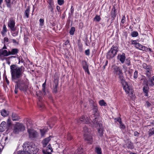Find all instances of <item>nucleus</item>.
Here are the masks:
<instances>
[{"mask_svg": "<svg viewBox=\"0 0 154 154\" xmlns=\"http://www.w3.org/2000/svg\"><path fill=\"white\" fill-rule=\"evenodd\" d=\"M4 42L5 43L8 42V39L7 37H5L4 38Z\"/></svg>", "mask_w": 154, "mask_h": 154, "instance_id": "60", "label": "nucleus"}, {"mask_svg": "<svg viewBox=\"0 0 154 154\" xmlns=\"http://www.w3.org/2000/svg\"><path fill=\"white\" fill-rule=\"evenodd\" d=\"M126 64H127L128 66H129L131 64L130 60L128 59H127L126 60Z\"/></svg>", "mask_w": 154, "mask_h": 154, "instance_id": "56", "label": "nucleus"}, {"mask_svg": "<svg viewBox=\"0 0 154 154\" xmlns=\"http://www.w3.org/2000/svg\"><path fill=\"white\" fill-rule=\"evenodd\" d=\"M83 130L84 132V136L85 139L87 141L88 143H91L93 141L92 137L90 134V131L88 129L86 126L84 127Z\"/></svg>", "mask_w": 154, "mask_h": 154, "instance_id": "5", "label": "nucleus"}, {"mask_svg": "<svg viewBox=\"0 0 154 154\" xmlns=\"http://www.w3.org/2000/svg\"><path fill=\"white\" fill-rule=\"evenodd\" d=\"M99 103L101 106H106V104L105 102L103 100H100L99 102Z\"/></svg>", "mask_w": 154, "mask_h": 154, "instance_id": "39", "label": "nucleus"}, {"mask_svg": "<svg viewBox=\"0 0 154 154\" xmlns=\"http://www.w3.org/2000/svg\"><path fill=\"white\" fill-rule=\"evenodd\" d=\"M83 69H84L85 71V72H86L88 74H90V72L89 71L88 66H84V67L83 68Z\"/></svg>", "mask_w": 154, "mask_h": 154, "instance_id": "46", "label": "nucleus"}, {"mask_svg": "<svg viewBox=\"0 0 154 154\" xmlns=\"http://www.w3.org/2000/svg\"><path fill=\"white\" fill-rule=\"evenodd\" d=\"M148 48L143 45H142L141 48L140 50H141L143 51H148Z\"/></svg>", "mask_w": 154, "mask_h": 154, "instance_id": "41", "label": "nucleus"}, {"mask_svg": "<svg viewBox=\"0 0 154 154\" xmlns=\"http://www.w3.org/2000/svg\"><path fill=\"white\" fill-rule=\"evenodd\" d=\"M12 119L13 121H18L20 119L18 116L14 113H13L11 116Z\"/></svg>", "mask_w": 154, "mask_h": 154, "instance_id": "21", "label": "nucleus"}, {"mask_svg": "<svg viewBox=\"0 0 154 154\" xmlns=\"http://www.w3.org/2000/svg\"><path fill=\"white\" fill-rule=\"evenodd\" d=\"M93 110L94 113V115H96V116H97L98 113V109L97 106H93Z\"/></svg>", "mask_w": 154, "mask_h": 154, "instance_id": "29", "label": "nucleus"}, {"mask_svg": "<svg viewBox=\"0 0 154 154\" xmlns=\"http://www.w3.org/2000/svg\"><path fill=\"white\" fill-rule=\"evenodd\" d=\"M43 152L44 154H51V152H53V150H49L47 149L46 150H43Z\"/></svg>", "mask_w": 154, "mask_h": 154, "instance_id": "33", "label": "nucleus"}, {"mask_svg": "<svg viewBox=\"0 0 154 154\" xmlns=\"http://www.w3.org/2000/svg\"><path fill=\"white\" fill-rule=\"evenodd\" d=\"M38 99L39 100V102L38 103V106L40 108L42 107L43 106V105L40 102V100L42 99V97L39 96L38 97Z\"/></svg>", "mask_w": 154, "mask_h": 154, "instance_id": "38", "label": "nucleus"}, {"mask_svg": "<svg viewBox=\"0 0 154 154\" xmlns=\"http://www.w3.org/2000/svg\"><path fill=\"white\" fill-rule=\"evenodd\" d=\"M143 68L145 69V74L148 78L151 75V72L152 70V67L150 66H148L145 63H144L142 65Z\"/></svg>", "mask_w": 154, "mask_h": 154, "instance_id": "7", "label": "nucleus"}, {"mask_svg": "<svg viewBox=\"0 0 154 154\" xmlns=\"http://www.w3.org/2000/svg\"><path fill=\"white\" fill-rule=\"evenodd\" d=\"M117 58L122 63H123L125 61L126 58L125 54V53H123L122 54H119L117 56Z\"/></svg>", "mask_w": 154, "mask_h": 154, "instance_id": "14", "label": "nucleus"}, {"mask_svg": "<svg viewBox=\"0 0 154 154\" xmlns=\"http://www.w3.org/2000/svg\"><path fill=\"white\" fill-rule=\"evenodd\" d=\"M125 16L124 15L122 19L121 22L123 24H124L125 23Z\"/></svg>", "mask_w": 154, "mask_h": 154, "instance_id": "58", "label": "nucleus"}, {"mask_svg": "<svg viewBox=\"0 0 154 154\" xmlns=\"http://www.w3.org/2000/svg\"><path fill=\"white\" fill-rule=\"evenodd\" d=\"M108 63V60H106L105 63V65H104L103 67V68L104 69L105 68L106 66L107 65Z\"/></svg>", "mask_w": 154, "mask_h": 154, "instance_id": "63", "label": "nucleus"}, {"mask_svg": "<svg viewBox=\"0 0 154 154\" xmlns=\"http://www.w3.org/2000/svg\"><path fill=\"white\" fill-rule=\"evenodd\" d=\"M15 89L14 90L15 93L17 94L18 92V89L19 88V83H17L16 85H15Z\"/></svg>", "mask_w": 154, "mask_h": 154, "instance_id": "42", "label": "nucleus"}, {"mask_svg": "<svg viewBox=\"0 0 154 154\" xmlns=\"http://www.w3.org/2000/svg\"><path fill=\"white\" fill-rule=\"evenodd\" d=\"M111 14L112 17L113 18V19H114L116 15V9L114 7L112 9L111 12Z\"/></svg>", "mask_w": 154, "mask_h": 154, "instance_id": "22", "label": "nucleus"}, {"mask_svg": "<svg viewBox=\"0 0 154 154\" xmlns=\"http://www.w3.org/2000/svg\"><path fill=\"white\" fill-rule=\"evenodd\" d=\"M138 72L137 71H135L134 73V78L135 79H136L138 77Z\"/></svg>", "mask_w": 154, "mask_h": 154, "instance_id": "47", "label": "nucleus"}, {"mask_svg": "<svg viewBox=\"0 0 154 154\" xmlns=\"http://www.w3.org/2000/svg\"><path fill=\"white\" fill-rule=\"evenodd\" d=\"M30 11V8L29 7L25 10L24 12V15L26 18H28L29 17V12Z\"/></svg>", "mask_w": 154, "mask_h": 154, "instance_id": "24", "label": "nucleus"}, {"mask_svg": "<svg viewBox=\"0 0 154 154\" xmlns=\"http://www.w3.org/2000/svg\"><path fill=\"white\" fill-rule=\"evenodd\" d=\"M25 129V127L23 124L18 123L14 126L13 132L14 134H17L23 131Z\"/></svg>", "mask_w": 154, "mask_h": 154, "instance_id": "6", "label": "nucleus"}, {"mask_svg": "<svg viewBox=\"0 0 154 154\" xmlns=\"http://www.w3.org/2000/svg\"><path fill=\"white\" fill-rule=\"evenodd\" d=\"M100 19L101 18L100 17V16L98 15H96L95 17L94 18V20H95L96 21L98 22L99 21Z\"/></svg>", "mask_w": 154, "mask_h": 154, "instance_id": "45", "label": "nucleus"}, {"mask_svg": "<svg viewBox=\"0 0 154 154\" xmlns=\"http://www.w3.org/2000/svg\"><path fill=\"white\" fill-rule=\"evenodd\" d=\"M41 134L42 137H44L45 133L47 132L46 129H42L40 130Z\"/></svg>", "mask_w": 154, "mask_h": 154, "instance_id": "35", "label": "nucleus"}, {"mask_svg": "<svg viewBox=\"0 0 154 154\" xmlns=\"http://www.w3.org/2000/svg\"><path fill=\"white\" fill-rule=\"evenodd\" d=\"M90 50L88 49L85 51V54L86 55L89 56L90 55Z\"/></svg>", "mask_w": 154, "mask_h": 154, "instance_id": "59", "label": "nucleus"}, {"mask_svg": "<svg viewBox=\"0 0 154 154\" xmlns=\"http://www.w3.org/2000/svg\"><path fill=\"white\" fill-rule=\"evenodd\" d=\"M23 151H19L18 152V154H30L28 151V150H25L24 148H23Z\"/></svg>", "mask_w": 154, "mask_h": 154, "instance_id": "28", "label": "nucleus"}, {"mask_svg": "<svg viewBox=\"0 0 154 154\" xmlns=\"http://www.w3.org/2000/svg\"><path fill=\"white\" fill-rule=\"evenodd\" d=\"M118 51V47L116 45H113L107 54V58L109 59L112 58L116 55Z\"/></svg>", "mask_w": 154, "mask_h": 154, "instance_id": "4", "label": "nucleus"}, {"mask_svg": "<svg viewBox=\"0 0 154 154\" xmlns=\"http://www.w3.org/2000/svg\"><path fill=\"white\" fill-rule=\"evenodd\" d=\"M128 143V144L127 146L128 148L130 149H132L134 148L133 143L131 142H129Z\"/></svg>", "mask_w": 154, "mask_h": 154, "instance_id": "43", "label": "nucleus"}, {"mask_svg": "<svg viewBox=\"0 0 154 154\" xmlns=\"http://www.w3.org/2000/svg\"><path fill=\"white\" fill-rule=\"evenodd\" d=\"M51 137L50 136L48 137L45 138L42 140V143L44 147H46L48 142L50 141L51 140Z\"/></svg>", "mask_w": 154, "mask_h": 154, "instance_id": "18", "label": "nucleus"}, {"mask_svg": "<svg viewBox=\"0 0 154 154\" xmlns=\"http://www.w3.org/2000/svg\"><path fill=\"white\" fill-rule=\"evenodd\" d=\"M7 31L6 26L5 25L3 26V29L2 31V35H4Z\"/></svg>", "mask_w": 154, "mask_h": 154, "instance_id": "32", "label": "nucleus"}, {"mask_svg": "<svg viewBox=\"0 0 154 154\" xmlns=\"http://www.w3.org/2000/svg\"><path fill=\"white\" fill-rule=\"evenodd\" d=\"M19 88L20 90L24 91H26L27 90V85L23 82V80L22 81L21 83L19 84Z\"/></svg>", "mask_w": 154, "mask_h": 154, "instance_id": "11", "label": "nucleus"}, {"mask_svg": "<svg viewBox=\"0 0 154 154\" xmlns=\"http://www.w3.org/2000/svg\"><path fill=\"white\" fill-rule=\"evenodd\" d=\"M15 24V20L13 18H10L9 20L8 23V26L12 31H14L16 30Z\"/></svg>", "mask_w": 154, "mask_h": 154, "instance_id": "9", "label": "nucleus"}, {"mask_svg": "<svg viewBox=\"0 0 154 154\" xmlns=\"http://www.w3.org/2000/svg\"><path fill=\"white\" fill-rule=\"evenodd\" d=\"M23 147L25 150H28L30 154H36L39 150L37 146L33 143L30 144L26 143H24Z\"/></svg>", "mask_w": 154, "mask_h": 154, "instance_id": "3", "label": "nucleus"}, {"mask_svg": "<svg viewBox=\"0 0 154 154\" xmlns=\"http://www.w3.org/2000/svg\"><path fill=\"white\" fill-rule=\"evenodd\" d=\"M141 46H142L139 43H138V44H137V45H136L135 48H136L140 50V48H141Z\"/></svg>", "mask_w": 154, "mask_h": 154, "instance_id": "55", "label": "nucleus"}, {"mask_svg": "<svg viewBox=\"0 0 154 154\" xmlns=\"http://www.w3.org/2000/svg\"><path fill=\"white\" fill-rule=\"evenodd\" d=\"M80 120L85 123L88 124L90 122L89 118L86 116H82L80 118Z\"/></svg>", "mask_w": 154, "mask_h": 154, "instance_id": "16", "label": "nucleus"}, {"mask_svg": "<svg viewBox=\"0 0 154 154\" xmlns=\"http://www.w3.org/2000/svg\"><path fill=\"white\" fill-rule=\"evenodd\" d=\"M8 128V127L6 124V122L5 121L2 122L0 125V131L3 132Z\"/></svg>", "mask_w": 154, "mask_h": 154, "instance_id": "12", "label": "nucleus"}, {"mask_svg": "<svg viewBox=\"0 0 154 154\" xmlns=\"http://www.w3.org/2000/svg\"><path fill=\"white\" fill-rule=\"evenodd\" d=\"M153 134H154V130L152 128L149 130V135L150 136H151Z\"/></svg>", "mask_w": 154, "mask_h": 154, "instance_id": "48", "label": "nucleus"}, {"mask_svg": "<svg viewBox=\"0 0 154 154\" xmlns=\"http://www.w3.org/2000/svg\"><path fill=\"white\" fill-rule=\"evenodd\" d=\"M54 7V4H49V5L48 6V8L50 10L51 12L53 11V8Z\"/></svg>", "mask_w": 154, "mask_h": 154, "instance_id": "34", "label": "nucleus"}, {"mask_svg": "<svg viewBox=\"0 0 154 154\" xmlns=\"http://www.w3.org/2000/svg\"><path fill=\"white\" fill-rule=\"evenodd\" d=\"M5 2L8 8H10L11 7V3L10 0H5Z\"/></svg>", "mask_w": 154, "mask_h": 154, "instance_id": "30", "label": "nucleus"}, {"mask_svg": "<svg viewBox=\"0 0 154 154\" xmlns=\"http://www.w3.org/2000/svg\"><path fill=\"white\" fill-rule=\"evenodd\" d=\"M75 31V28L74 27H72L69 31V33L70 35H74V32Z\"/></svg>", "mask_w": 154, "mask_h": 154, "instance_id": "37", "label": "nucleus"}, {"mask_svg": "<svg viewBox=\"0 0 154 154\" xmlns=\"http://www.w3.org/2000/svg\"><path fill=\"white\" fill-rule=\"evenodd\" d=\"M98 117H95L92 120V125L93 127H98L99 128L98 130V134L99 136L102 137L103 134V130L102 128V122L99 120Z\"/></svg>", "mask_w": 154, "mask_h": 154, "instance_id": "2", "label": "nucleus"}, {"mask_svg": "<svg viewBox=\"0 0 154 154\" xmlns=\"http://www.w3.org/2000/svg\"><path fill=\"white\" fill-rule=\"evenodd\" d=\"M54 82L53 92L56 93L57 91V88L58 85V80L57 79H55L54 81Z\"/></svg>", "mask_w": 154, "mask_h": 154, "instance_id": "15", "label": "nucleus"}, {"mask_svg": "<svg viewBox=\"0 0 154 154\" xmlns=\"http://www.w3.org/2000/svg\"><path fill=\"white\" fill-rule=\"evenodd\" d=\"M28 132L29 133V137L31 139L35 138L38 137L37 133L35 130L32 129H28Z\"/></svg>", "mask_w": 154, "mask_h": 154, "instance_id": "10", "label": "nucleus"}, {"mask_svg": "<svg viewBox=\"0 0 154 154\" xmlns=\"http://www.w3.org/2000/svg\"><path fill=\"white\" fill-rule=\"evenodd\" d=\"M119 75V78L121 81V83L123 85L124 84V82H126L125 81L124 77L123 75V73H122L118 75Z\"/></svg>", "mask_w": 154, "mask_h": 154, "instance_id": "23", "label": "nucleus"}, {"mask_svg": "<svg viewBox=\"0 0 154 154\" xmlns=\"http://www.w3.org/2000/svg\"><path fill=\"white\" fill-rule=\"evenodd\" d=\"M18 52V50L17 49H13L11 51H10V55H14L16 54Z\"/></svg>", "mask_w": 154, "mask_h": 154, "instance_id": "27", "label": "nucleus"}, {"mask_svg": "<svg viewBox=\"0 0 154 154\" xmlns=\"http://www.w3.org/2000/svg\"><path fill=\"white\" fill-rule=\"evenodd\" d=\"M120 128L121 129H124L125 128V125L122 122H120Z\"/></svg>", "mask_w": 154, "mask_h": 154, "instance_id": "44", "label": "nucleus"}, {"mask_svg": "<svg viewBox=\"0 0 154 154\" xmlns=\"http://www.w3.org/2000/svg\"><path fill=\"white\" fill-rule=\"evenodd\" d=\"M139 133L137 131H135L134 133V135L135 136H137Z\"/></svg>", "mask_w": 154, "mask_h": 154, "instance_id": "64", "label": "nucleus"}, {"mask_svg": "<svg viewBox=\"0 0 154 154\" xmlns=\"http://www.w3.org/2000/svg\"><path fill=\"white\" fill-rule=\"evenodd\" d=\"M82 65L83 66V68L84 67V66H88L87 63L85 61H82Z\"/></svg>", "mask_w": 154, "mask_h": 154, "instance_id": "52", "label": "nucleus"}, {"mask_svg": "<svg viewBox=\"0 0 154 154\" xmlns=\"http://www.w3.org/2000/svg\"><path fill=\"white\" fill-rule=\"evenodd\" d=\"M67 139L69 140H71L72 138V137L70 134L69 133L67 134Z\"/></svg>", "mask_w": 154, "mask_h": 154, "instance_id": "54", "label": "nucleus"}, {"mask_svg": "<svg viewBox=\"0 0 154 154\" xmlns=\"http://www.w3.org/2000/svg\"><path fill=\"white\" fill-rule=\"evenodd\" d=\"M45 85H46V82H45L44 83L42 84V88H43L42 89V91L43 92V94L44 95H46L47 94V93H48V91H47L46 92L45 91Z\"/></svg>", "mask_w": 154, "mask_h": 154, "instance_id": "26", "label": "nucleus"}, {"mask_svg": "<svg viewBox=\"0 0 154 154\" xmlns=\"http://www.w3.org/2000/svg\"><path fill=\"white\" fill-rule=\"evenodd\" d=\"M57 2L59 5H61L64 4V1L63 0H58Z\"/></svg>", "mask_w": 154, "mask_h": 154, "instance_id": "49", "label": "nucleus"}, {"mask_svg": "<svg viewBox=\"0 0 154 154\" xmlns=\"http://www.w3.org/2000/svg\"><path fill=\"white\" fill-rule=\"evenodd\" d=\"M95 151L97 154H102L101 149L99 147H96L95 148Z\"/></svg>", "mask_w": 154, "mask_h": 154, "instance_id": "31", "label": "nucleus"}, {"mask_svg": "<svg viewBox=\"0 0 154 154\" xmlns=\"http://www.w3.org/2000/svg\"><path fill=\"white\" fill-rule=\"evenodd\" d=\"M40 24L39 25L41 26H42L43 25V23L44 22V20L43 19L41 18L39 20Z\"/></svg>", "mask_w": 154, "mask_h": 154, "instance_id": "51", "label": "nucleus"}, {"mask_svg": "<svg viewBox=\"0 0 154 154\" xmlns=\"http://www.w3.org/2000/svg\"><path fill=\"white\" fill-rule=\"evenodd\" d=\"M115 120L116 121H116L119 122V123L120 122H122L121 121V119L120 118H115Z\"/></svg>", "mask_w": 154, "mask_h": 154, "instance_id": "62", "label": "nucleus"}, {"mask_svg": "<svg viewBox=\"0 0 154 154\" xmlns=\"http://www.w3.org/2000/svg\"><path fill=\"white\" fill-rule=\"evenodd\" d=\"M123 89L126 93L129 94V95L131 97L132 96L133 90L132 89V87L129 86L127 82H124V84L122 85Z\"/></svg>", "mask_w": 154, "mask_h": 154, "instance_id": "8", "label": "nucleus"}, {"mask_svg": "<svg viewBox=\"0 0 154 154\" xmlns=\"http://www.w3.org/2000/svg\"><path fill=\"white\" fill-rule=\"evenodd\" d=\"M138 43H137L136 40L132 41L131 42V44L132 45H134L135 47L136 45Z\"/></svg>", "mask_w": 154, "mask_h": 154, "instance_id": "57", "label": "nucleus"}, {"mask_svg": "<svg viewBox=\"0 0 154 154\" xmlns=\"http://www.w3.org/2000/svg\"><path fill=\"white\" fill-rule=\"evenodd\" d=\"M10 55V51H8L5 49H2L0 50V57L8 56Z\"/></svg>", "mask_w": 154, "mask_h": 154, "instance_id": "13", "label": "nucleus"}, {"mask_svg": "<svg viewBox=\"0 0 154 154\" xmlns=\"http://www.w3.org/2000/svg\"><path fill=\"white\" fill-rule=\"evenodd\" d=\"M3 143L0 144V152H1L4 148V146L2 145Z\"/></svg>", "mask_w": 154, "mask_h": 154, "instance_id": "61", "label": "nucleus"}, {"mask_svg": "<svg viewBox=\"0 0 154 154\" xmlns=\"http://www.w3.org/2000/svg\"><path fill=\"white\" fill-rule=\"evenodd\" d=\"M145 105L147 107H149L151 106V104L148 101H146Z\"/></svg>", "mask_w": 154, "mask_h": 154, "instance_id": "53", "label": "nucleus"}, {"mask_svg": "<svg viewBox=\"0 0 154 154\" xmlns=\"http://www.w3.org/2000/svg\"><path fill=\"white\" fill-rule=\"evenodd\" d=\"M75 154H85L82 148H79L75 152Z\"/></svg>", "mask_w": 154, "mask_h": 154, "instance_id": "25", "label": "nucleus"}, {"mask_svg": "<svg viewBox=\"0 0 154 154\" xmlns=\"http://www.w3.org/2000/svg\"><path fill=\"white\" fill-rule=\"evenodd\" d=\"M148 85L147 84L145 86H144L143 88V90L144 92H148L149 88L148 87Z\"/></svg>", "mask_w": 154, "mask_h": 154, "instance_id": "40", "label": "nucleus"}, {"mask_svg": "<svg viewBox=\"0 0 154 154\" xmlns=\"http://www.w3.org/2000/svg\"><path fill=\"white\" fill-rule=\"evenodd\" d=\"M147 84L150 86L154 85V76L149 79Z\"/></svg>", "mask_w": 154, "mask_h": 154, "instance_id": "19", "label": "nucleus"}, {"mask_svg": "<svg viewBox=\"0 0 154 154\" xmlns=\"http://www.w3.org/2000/svg\"><path fill=\"white\" fill-rule=\"evenodd\" d=\"M11 72L12 79L14 81L18 79L22 76L25 68L23 66L18 67L14 64L10 66Z\"/></svg>", "mask_w": 154, "mask_h": 154, "instance_id": "1", "label": "nucleus"}, {"mask_svg": "<svg viewBox=\"0 0 154 154\" xmlns=\"http://www.w3.org/2000/svg\"><path fill=\"white\" fill-rule=\"evenodd\" d=\"M1 115L3 117H6L9 114V111L6 110L5 109H3L0 111Z\"/></svg>", "mask_w": 154, "mask_h": 154, "instance_id": "20", "label": "nucleus"}, {"mask_svg": "<svg viewBox=\"0 0 154 154\" xmlns=\"http://www.w3.org/2000/svg\"><path fill=\"white\" fill-rule=\"evenodd\" d=\"M113 69L115 73L116 74L118 75L122 72V70H121L119 66H115Z\"/></svg>", "mask_w": 154, "mask_h": 154, "instance_id": "17", "label": "nucleus"}, {"mask_svg": "<svg viewBox=\"0 0 154 154\" xmlns=\"http://www.w3.org/2000/svg\"><path fill=\"white\" fill-rule=\"evenodd\" d=\"M7 125L8 126V127L9 128V127L10 126V125L11 124V120L10 119H8L7 120Z\"/></svg>", "mask_w": 154, "mask_h": 154, "instance_id": "50", "label": "nucleus"}, {"mask_svg": "<svg viewBox=\"0 0 154 154\" xmlns=\"http://www.w3.org/2000/svg\"><path fill=\"white\" fill-rule=\"evenodd\" d=\"M138 35V33L137 32L133 31L131 33V35L132 37H134L137 36Z\"/></svg>", "mask_w": 154, "mask_h": 154, "instance_id": "36", "label": "nucleus"}]
</instances>
